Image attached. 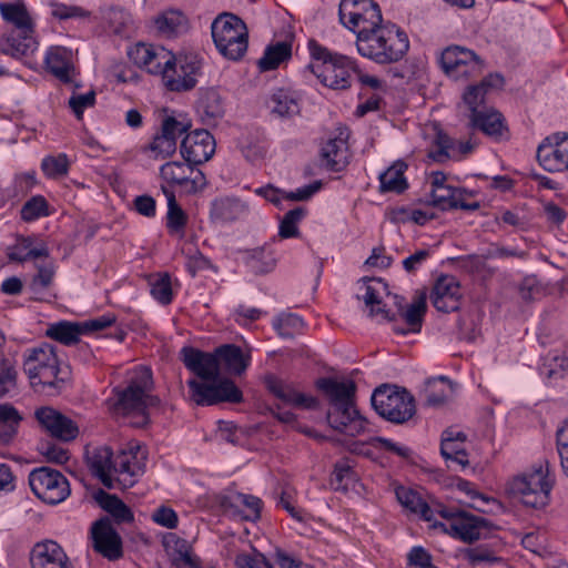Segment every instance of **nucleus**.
Returning <instances> with one entry per match:
<instances>
[{
	"label": "nucleus",
	"mask_w": 568,
	"mask_h": 568,
	"mask_svg": "<svg viewBox=\"0 0 568 568\" xmlns=\"http://www.w3.org/2000/svg\"><path fill=\"white\" fill-rule=\"evenodd\" d=\"M180 355L185 367L200 378L186 382L191 399L196 405L212 406L223 402H242L243 394L234 382L220 378L214 351L210 353L185 346Z\"/></svg>",
	"instance_id": "nucleus-1"
},
{
	"label": "nucleus",
	"mask_w": 568,
	"mask_h": 568,
	"mask_svg": "<svg viewBox=\"0 0 568 568\" xmlns=\"http://www.w3.org/2000/svg\"><path fill=\"white\" fill-rule=\"evenodd\" d=\"M315 387L329 404L326 419L333 429L347 436H357L367 430L368 422L355 406L357 388L354 381L321 377L315 381Z\"/></svg>",
	"instance_id": "nucleus-2"
},
{
	"label": "nucleus",
	"mask_w": 568,
	"mask_h": 568,
	"mask_svg": "<svg viewBox=\"0 0 568 568\" xmlns=\"http://www.w3.org/2000/svg\"><path fill=\"white\" fill-rule=\"evenodd\" d=\"M22 368L38 393L55 396L69 384V372L60 367L54 348L49 344L27 348Z\"/></svg>",
	"instance_id": "nucleus-3"
},
{
	"label": "nucleus",
	"mask_w": 568,
	"mask_h": 568,
	"mask_svg": "<svg viewBox=\"0 0 568 568\" xmlns=\"http://www.w3.org/2000/svg\"><path fill=\"white\" fill-rule=\"evenodd\" d=\"M202 65V59L195 53L175 55L162 47H156L146 71L161 75L168 90L184 92L195 88Z\"/></svg>",
	"instance_id": "nucleus-4"
},
{
	"label": "nucleus",
	"mask_w": 568,
	"mask_h": 568,
	"mask_svg": "<svg viewBox=\"0 0 568 568\" xmlns=\"http://www.w3.org/2000/svg\"><path fill=\"white\" fill-rule=\"evenodd\" d=\"M153 388L152 372L148 367L133 371L123 389H114L116 413L135 418V427H144L150 422V409L160 405L159 397L151 394Z\"/></svg>",
	"instance_id": "nucleus-5"
},
{
	"label": "nucleus",
	"mask_w": 568,
	"mask_h": 568,
	"mask_svg": "<svg viewBox=\"0 0 568 568\" xmlns=\"http://www.w3.org/2000/svg\"><path fill=\"white\" fill-rule=\"evenodd\" d=\"M361 55L378 64H390L400 61L409 49V40L405 31L392 23H384L374 32L356 41Z\"/></svg>",
	"instance_id": "nucleus-6"
},
{
	"label": "nucleus",
	"mask_w": 568,
	"mask_h": 568,
	"mask_svg": "<svg viewBox=\"0 0 568 568\" xmlns=\"http://www.w3.org/2000/svg\"><path fill=\"white\" fill-rule=\"evenodd\" d=\"M554 483L555 479L550 476V463L542 459L530 470L516 476L509 483V493L519 498L526 507L540 509L549 504Z\"/></svg>",
	"instance_id": "nucleus-7"
},
{
	"label": "nucleus",
	"mask_w": 568,
	"mask_h": 568,
	"mask_svg": "<svg viewBox=\"0 0 568 568\" xmlns=\"http://www.w3.org/2000/svg\"><path fill=\"white\" fill-rule=\"evenodd\" d=\"M311 55L321 62L312 67L313 73L327 88L345 90L351 87L352 74L357 72L355 62L343 54L331 52L315 41L310 42Z\"/></svg>",
	"instance_id": "nucleus-8"
},
{
	"label": "nucleus",
	"mask_w": 568,
	"mask_h": 568,
	"mask_svg": "<svg viewBox=\"0 0 568 568\" xmlns=\"http://www.w3.org/2000/svg\"><path fill=\"white\" fill-rule=\"evenodd\" d=\"M211 33L217 51L226 59L237 61L247 50L246 24L235 14L222 13L211 24Z\"/></svg>",
	"instance_id": "nucleus-9"
},
{
	"label": "nucleus",
	"mask_w": 568,
	"mask_h": 568,
	"mask_svg": "<svg viewBox=\"0 0 568 568\" xmlns=\"http://www.w3.org/2000/svg\"><path fill=\"white\" fill-rule=\"evenodd\" d=\"M372 406L375 412L395 424L409 420L416 413L415 398L405 388L381 385L372 395Z\"/></svg>",
	"instance_id": "nucleus-10"
},
{
	"label": "nucleus",
	"mask_w": 568,
	"mask_h": 568,
	"mask_svg": "<svg viewBox=\"0 0 568 568\" xmlns=\"http://www.w3.org/2000/svg\"><path fill=\"white\" fill-rule=\"evenodd\" d=\"M338 18L345 28L357 34L356 41L384 24L381 9L373 0H342Z\"/></svg>",
	"instance_id": "nucleus-11"
},
{
	"label": "nucleus",
	"mask_w": 568,
	"mask_h": 568,
	"mask_svg": "<svg viewBox=\"0 0 568 568\" xmlns=\"http://www.w3.org/2000/svg\"><path fill=\"white\" fill-rule=\"evenodd\" d=\"M0 13L3 20L16 27L8 38L11 54L18 58L32 53L37 49L38 43L33 37L31 18L24 4L20 2H1Z\"/></svg>",
	"instance_id": "nucleus-12"
},
{
	"label": "nucleus",
	"mask_w": 568,
	"mask_h": 568,
	"mask_svg": "<svg viewBox=\"0 0 568 568\" xmlns=\"http://www.w3.org/2000/svg\"><path fill=\"white\" fill-rule=\"evenodd\" d=\"M437 514L446 519V523L439 524V526L450 536L464 542L471 544L487 538L493 528V524L484 517L450 509L443 505H438Z\"/></svg>",
	"instance_id": "nucleus-13"
},
{
	"label": "nucleus",
	"mask_w": 568,
	"mask_h": 568,
	"mask_svg": "<svg viewBox=\"0 0 568 568\" xmlns=\"http://www.w3.org/2000/svg\"><path fill=\"white\" fill-rule=\"evenodd\" d=\"M29 485L32 493L49 505H58L70 495L68 479L57 469L42 466L29 474Z\"/></svg>",
	"instance_id": "nucleus-14"
},
{
	"label": "nucleus",
	"mask_w": 568,
	"mask_h": 568,
	"mask_svg": "<svg viewBox=\"0 0 568 568\" xmlns=\"http://www.w3.org/2000/svg\"><path fill=\"white\" fill-rule=\"evenodd\" d=\"M439 63L449 78L468 80L481 74L484 61L473 50L460 45H449L443 50Z\"/></svg>",
	"instance_id": "nucleus-15"
},
{
	"label": "nucleus",
	"mask_w": 568,
	"mask_h": 568,
	"mask_svg": "<svg viewBox=\"0 0 568 568\" xmlns=\"http://www.w3.org/2000/svg\"><path fill=\"white\" fill-rule=\"evenodd\" d=\"M160 175L169 185L185 194L203 191L207 184L204 173L193 163L171 161L160 168Z\"/></svg>",
	"instance_id": "nucleus-16"
},
{
	"label": "nucleus",
	"mask_w": 568,
	"mask_h": 568,
	"mask_svg": "<svg viewBox=\"0 0 568 568\" xmlns=\"http://www.w3.org/2000/svg\"><path fill=\"white\" fill-rule=\"evenodd\" d=\"M537 160L548 172L568 170V134L555 133L547 136L537 149Z\"/></svg>",
	"instance_id": "nucleus-17"
},
{
	"label": "nucleus",
	"mask_w": 568,
	"mask_h": 568,
	"mask_svg": "<svg viewBox=\"0 0 568 568\" xmlns=\"http://www.w3.org/2000/svg\"><path fill=\"white\" fill-rule=\"evenodd\" d=\"M351 131L347 126H338L335 135L329 138L321 148V164L328 171L341 172L347 164L349 159L348 139Z\"/></svg>",
	"instance_id": "nucleus-18"
},
{
	"label": "nucleus",
	"mask_w": 568,
	"mask_h": 568,
	"mask_svg": "<svg viewBox=\"0 0 568 568\" xmlns=\"http://www.w3.org/2000/svg\"><path fill=\"white\" fill-rule=\"evenodd\" d=\"M180 152L184 161L197 166L209 161L214 154V138L207 130H194L182 140Z\"/></svg>",
	"instance_id": "nucleus-19"
},
{
	"label": "nucleus",
	"mask_w": 568,
	"mask_h": 568,
	"mask_svg": "<svg viewBox=\"0 0 568 568\" xmlns=\"http://www.w3.org/2000/svg\"><path fill=\"white\" fill-rule=\"evenodd\" d=\"M91 532L93 548L97 552L109 560H116L122 557V540L110 518L103 517L97 520L91 528Z\"/></svg>",
	"instance_id": "nucleus-20"
},
{
	"label": "nucleus",
	"mask_w": 568,
	"mask_h": 568,
	"mask_svg": "<svg viewBox=\"0 0 568 568\" xmlns=\"http://www.w3.org/2000/svg\"><path fill=\"white\" fill-rule=\"evenodd\" d=\"M48 71L63 84L73 85L80 89L82 84L77 79V71L73 64L71 50L64 47H51L44 59Z\"/></svg>",
	"instance_id": "nucleus-21"
},
{
	"label": "nucleus",
	"mask_w": 568,
	"mask_h": 568,
	"mask_svg": "<svg viewBox=\"0 0 568 568\" xmlns=\"http://www.w3.org/2000/svg\"><path fill=\"white\" fill-rule=\"evenodd\" d=\"M462 292L459 282L453 275H440L430 292L433 306L442 313L459 310Z\"/></svg>",
	"instance_id": "nucleus-22"
},
{
	"label": "nucleus",
	"mask_w": 568,
	"mask_h": 568,
	"mask_svg": "<svg viewBox=\"0 0 568 568\" xmlns=\"http://www.w3.org/2000/svg\"><path fill=\"white\" fill-rule=\"evenodd\" d=\"M36 417L52 437L69 442L78 436L77 425L68 417L51 407H41L36 410Z\"/></svg>",
	"instance_id": "nucleus-23"
},
{
	"label": "nucleus",
	"mask_w": 568,
	"mask_h": 568,
	"mask_svg": "<svg viewBox=\"0 0 568 568\" xmlns=\"http://www.w3.org/2000/svg\"><path fill=\"white\" fill-rule=\"evenodd\" d=\"M30 561L32 568H70L64 550L53 540L36 544L31 550Z\"/></svg>",
	"instance_id": "nucleus-24"
},
{
	"label": "nucleus",
	"mask_w": 568,
	"mask_h": 568,
	"mask_svg": "<svg viewBox=\"0 0 568 568\" xmlns=\"http://www.w3.org/2000/svg\"><path fill=\"white\" fill-rule=\"evenodd\" d=\"M468 195L465 189L453 187L450 185L437 186L432 189V204L440 210H465L476 211L480 207L478 202L468 203L466 196Z\"/></svg>",
	"instance_id": "nucleus-25"
},
{
	"label": "nucleus",
	"mask_w": 568,
	"mask_h": 568,
	"mask_svg": "<svg viewBox=\"0 0 568 568\" xmlns=\"http://www.w3.org/2000/svg\"><path fill=\"white\" fill-rule=\"evenodd\" d=\"M220 377L224 374L241 375L250 365V355H244L241 347L224 344L214 349Z\"/></svg>",
	"instance_id": "nucleus-26"
},
{
	"label": "nucleus",
	"mask_w": 568,
	"mask_h": 568,
	"mask_svg": "<svg viewBox=\"0 0 568 568\" xmlns=\"http://www.w3.org/2000/svg\"><path fill=\"white\" fill-rule=\"evenodd\" d=\"M87 463L91 473L100 479L106 488H113L112 467L113 453L106 446L95 447L87 450Z\"/></svg>",
	"instance_id": "nucleus-27"
},
{
	"label": "nucleus",
	"mask_w": 568,
	"mask_h": 568,
	"mask_svg": "<svg viewBox=\"0 0 568 568\" xmlns=\"http://www.w3.org/2000/svg\"><path fill=\"white\" fill-rule=\"evenodd\" d=\"M469 128L477 130L494 139H500L507 132L503 115L493 109L483 108L481 111L469 113Z\"/></svg>",
	"instance_id": "nucleus-28"
},
{
	"label": "nucleus",
	"mask_w": 568,
	"mask_h": 568,
	"mask_svg": "<svg viewBox=\"0 0 568 568\" xmlns=\"http://www.w3.org/2000/svg\"><path fill=\"white\" fill-rule=\"evenodd\" d=\"M248 214V203L237 197H220L211 203L210 215L214 221L233 222Z\"/></svg>",
	"instance_id": "nucleus-29"
},
{
	"label": "nucleus",
	"mask_w": 568,
	"mask_h": 568,
	"mask_svg": "<svg viewBox=\"0 0 568 568\" xmlns=\"http://www.w3.org/2000/svg\"><path fill=\"white\" fill-rule=\"evenodd\" d=\"M196 112L204 124H216L225 113L224 101L220 92L212 88L202 90L196 103Z\"/></svg>",
	"instance_id": "nucleus-30"
},
{
	"label": "nucleus",
	"mask_w": 568,
	"mask_h": 568,
	"mask_svg": "<svg viewBox=\"0 0 568 568\" xmlns=\"http://www.w3.org/2000/svg\"><path fill=\"white\" fill-rule=\"evenodd\" d=\"M436 150H432L428 156L435 162L442 163L448 159H457L455 152L459 155H467L473 152L475 144L470 141L455 142L448 134L443 131H438L434 140Z\"/></svg>",
	"instance_id": "nucleus-31"
},
{
	"label": "nucleus",
	"mask_w": 568,
	"mask_h": 568,
	"mask_svg": "<svg viewBox=\"0 0 568 568\" xmlns=\"http://www.w3.org/2000/svg\"><path fill=\"white\" fill-rule=\"evenodd\" d=\"M163 546L176 568H186L194 565V560L199 558L192 551L190 542L175 534H168L163 539Z\"/></svg>",
	"instance_id": "nucleus-32"
},
{
	"label": "nucleus",
	"mask_w": 568,
	"mask_h": 568,
	"mask_svg": "<svg viewBox=\"0 0 568 568\" xmlns=\"http://www.w3.org/2000/svg\"><path fill=\"white\" fill-rule=\"evenodd\" d=\"M427 311V298L425 293L418 294L414 301L399 314L404 320L407 328L394 326V332L406 335L408 333L420 332L424 316Z\"/></svg>",
	"instance_id": "nucleus-33"
},
{
	"label": "nucleus",
	"mask_w": 568,
	"mask_h": 568,
	"mask_svg": "<svg viewBox=\"0 0 568 568\" xmlns=\"http://www.w3.org/2000/svg\"><path fill=\"white\" fill-rule=\"evenodd\" d=\"M395 495L403 507L414 514L420 515L424 520L432 521L435 519L438 506L433 509L416 490L399 486L396 488Z\"/></svg>",
	"instance_id": "nucleus-34"
},
{
	"label": "nucleus",
	"mask_w": 568,
	"mask_h": 568,
	"mask_svg": "<svg viewBox=\"0 0 568 568\" xmlns=\"http://www.w3.org/2000/svg\"><path fill=\"white\" fill-rule=\"evenodd\" d=\"M162 191L168 200L166 229L170 234L182 239L185 235L187 215L176 202L173 191L165 186H162Z\"/></svg>",
	"instance_id": "nucleus-35"
},
{
	"label": "nucleus",
	"mask_w": 568,
	"mask_h": 568,
	"mask_svg": "<svg viewBox=\"0 0 568 568\" xmlns=\"http://www.w3.org/2000/svg\"><path fill=\"white\" fill-rule=\"evenodd\" d=\"M407 170V164L403 161H396L393 165H390L386 171L379 174V192L387 193L393 192L400 194L407 187L408 183L405 178V171Z\"/></svg>",
	"instance_id": "nucleus-36"
},
{
	"label": "nucleus",
	"mask_w": 568,
	"mask_h": 568,
	"mask_svg": "<svg viewBox=\"0 0 568 568\" xmlns=\"http://www.w3.org/2000/svg\"><path fill=\"white\" fill-rule=\"evenodd\" d=\"M7 255L11 262L23 263L29 260L48 257L49 250L44 244L33 246V240L29 236H20L17 239V243L8 248Z\"/></svg>",
	"instance_id": "nucleus-37"
},
{
	"label": "nucleus",
	"mask_w": 568,
	"mask_h": 568,
	"mask_svg": "<svg viewBox=\"0 0 568 568\" xmlns=\"http://www.w3.org/2000/svg\"><path fill=\"white\" fill-rule=\"evenodd\" d=\"M95 499L101 508L112 516L115 523L123 524L133 521L134 515L132 510L118 496L100 489L95 494Z\"/></svg>",
	"instance_id": "nucleus-38"
},
{
	"label": "nucleus",
	"mask_w": 568,
	"mask_h": 568,
	"mask_svg": "<svg viewBox=\"0 0 568 568\" xmlns=\"http://www.w3.org/2000/svg\"><path fill=\"white\" fill-rule=\"evenodd\" d=\"M112 471L118 475V481L123 487H131L135 481L134 478L140 474L141 467L134 456L122 453L113 460Z\"/></svg>",
	"instance_id": "nucleus-39"
},
{
	"label": "nucleus",
	"mask_w": 568,
	"mask_h": 568,
	"mask_svg": "<svg viewBox=\"0 0 568 568\" xmlns=\"http://www.w3.org/2000/svg\"><path fill=\"white\" fill-rule=\"evenodd\" d=\"M21 419L19 412L13 406L0 405V445H8L13 440Z\"/></svg>",
	"instance_id": "nucleus-40"
},
{
	"label": "nucleus",
	"mask_w": 568,
	"mask_h": 568,
	"mask_svg": "<svg viewBox=\"0 0 568 568\" xmlns=\"http://www.w3.org/2000/svg\"><path fill=\"white\" fill-rule=\"evenodd\" d=\"M81 335H83L81 323L61 321L51 324L47 329V336L63 345L77 344Z\"/></svg>",
	"instance_id": "nucleus-41"
},
{
	"label": "nucleus",
	"mask_w": 568,
	"mask_h": 568,
	"mask_svg": "<svg viewBox=\"0 0 568 568\" xmlns=\"http://www.w3.org/2000/svg\"><path fill=\"white\" fill-rule=\"evenodd\" d=\"M440 454L447 462L450 460L458 464L462 468H466L469 465L466 449L462 443L454 442L452 429H447L443 434Z\"/></svg>",
	"instance_id": "nucleus-42"
},
{
	"label": "nucleus",
	"mask_w": 568,
	"mask_h": 568,
	"mask_svg": "<svg viewBox=\"0 0 568 568\" xmlns=\"http://www.w3.org/2000/svg\"><path fill=\"white\" fill-rule=\"evenodd\" d=\"M268 145L266 141L260 136H247L241 143V152L243 156L253 164L261 163L267 154Z\"/></svg>",
	"instance_id": "nucleus-43"
},
{
	"label": "nucleus",
	"mask_w": 568,
	"mask_h": 568,
	"mask_svg": "<svg viewBox=\"0 0 568 568\" xmlns=\"http://www.w3.org/2000/svg\"><path fill=\"white\" fill-rule=\"evenodd\" d=\"M185 17L175 10L166 11L155 19L158 30L165 36H172L181 32L185 29Z\"/></svg>",
	"instance_id": "nucleus-44"
},
{
	"label": "nucleus",
	"mask_w": 568,
	"mask_h": 568,
	"mask_svg": "<svg viewBox=\"0 0 568 568\" xmlns=\"http://www.w3.org/2000/svg\"><path fill=\"white\" fill-rule=\"evenodd\" d=\"M284 62V41H278L275 45H268L263 55L257 61L260 72L273 71Z\"/></svg>",
	"instance_id": "nucleus-45"
},
{
	"label": "nucleus",
	"mask_w": 568,
	"mask_h": 568,
	"mask_svg": "<svg viewBox=\"0 0 568 568\" xmlns=\"http://www.w3.org/2000/svg\"><path fill=\"white\" fill-rule=\"evenodd\" d=\"M17 378L16 362L2 355L0 358V397L16 388Z\"/></svg>",
	"instance_id": "nucleus-46"
},
{
	"label": "nucleus",
	"mask_w": 568,
	"mask_h": 568,
	"mask_svg": "<svg viewBox=\"0 0 568 568\" xmlns=\"http://www.w3.org/2000/svg\"><path fill=\"white\" fill-rule=\"evenodd\" d=\"M41 170L49 179H59L68 174L69 160L67 154L48 155L41 162Z\"/></svg>",
	"instance_id": "nucleus-47"
},
{
	"label": "nucleus",
	"mask_w": 568,
	"mask_h": 568,
	"mask_svg": "<svg viewBox=\"0 0 568 568\" xmlns=\"http://www.w3.org/2000/svg\"><path fill=\"white\" fill-rule=\"evenodd\" d=\"M356 480V474L347 462H337L331 477V485L335 490H347Z\"/></svg>",
	"instance_id": "nucleus-48"
},
{
	"label": "nucleus",
	"mask_w": 568,
	"mask_h": 568,
	"mask_svg": "<svg viewBox=\"0 0 568 568\" xmlns=\"http://www.w3.org/2000/svg\"><path fill=\"white\" fill-rule=\"evenodd\" d=\"M287 405L297 409L312 410L318 408L320 400L311 394L286 385V406Z\"/></svg>",
	"instance_id": "nucleus-49"
},
{
	"label": "nucleus",
	"mask_w": 568,
	"mask_h": 568,
	"mask_svg": "<svg viewBox=\"0 0 568 568\" xmlns=\"http://www.w3.org/2000/svg\"><path fill=\"white\" fill-rule=\"evenodd\" d=\"M72 88L74 87L72 85ZM78 89H73V93L68 101V106L71 109L75 118L81 120L84 110L94 106L97 93L94 90H90L87 93L79 94L75 92Z\"/></svg>",
	"instance_id": "nucleus-50"
},
{
	"label": "nucleus",
	"mask_w": 568,
	"mask_h": 568,
	"mask_svg": "<svg viewBox=\"0 0 568 568\" xmlns=\"http://www.w3.org/2000/svg\"><path fill=\"white\" fill-rule=\"evenodd\" d=\"M446 382H448V378L445 376H440L437 379L428 381L427 387L424 392L425 403L427 406L437 407L446 402V390L443 387H439Z\"/></svg>",
	"instance_id": "nucleus-51"
},
{
	"label": "nucleus",
	"mask_w": 568,
	"mask_h": 568,
	"mask_svg": "<svg viewBox=\"0 0 568 568\" xmlns=\"http://www.w3.org/2000/svg\"><path fill=\"white\" fill-rule=\"evenodd\" d=\"M38 273L31 281V290L33 292H40L48 288L54 276V265L52 262H44L36 265Z\"/></svg>",
	"instance_id": "nucleus-52"
},
{
	"label": "nucleus",
	"mask_w": 568,
	"mask_h": 568,
	"mask_svg": "<svg viewBox=\"0 0 568 568\" xmlns=\"http://www.w3.org/2000/svg\"><path fill=\"white\" fill-rule=\"evenodd\" d=\"M219 504L226 516L236 520H241L242 493L230 491L227 494L221 495Z\"/></svg>",
	"instance_id": "nucleus-53"
},
{
	"label": "nucleus",
	"mask_w": 568,
	"mask_h": 568,
	"mask_svg": "<svg viewBox=\"0 0 568 568\" xmlns=\"http://www.w3.org/2000/svg\"><path fill=\"white\" fill-rule=\"evenodd\" d=\"M48 214V203L43 196H33L21 209V217L24 221H33Z\"/></svg>",
	"instance_id": "nucleus-54"
},
{
	"label": "nucleus",
	"mask_w": 568,
	"mask_h": 568,
	"mask_svg": "<svg viewBox=\"0 0 568 568\" xmlns=\"http://www.w3.org/2000/svg\"><path fill=\"white\" fill-rule=\"evenodd\" d=\"M151 295L163 305L172 302L173 293L169 274L161 275L151 284Z\"/></svg>",
	"instance_id": "nucleus-55"
},
{
	"label": "nucleus",
	"mask_w": 568,
	"mask_h": 568,
	"mask_svg": "<svg viewBox=\"0 0 568 568\" xmlns=\"http://www.w3.org/2000/svg\"><path fill=\"white\" fill-rule=\"evenodd\" d=\"M150 151L154 153V159H165L171 156L176 150V142L172 138L161 132L154 136L149 146Z\"/></svg>",
	"instance_id": "nucleus-56"
},
{
	"label": "nucleus",
	"mask_w": 568,
	"mask_h": 568,
	"mask_svg": "<svg viewBox=\"0 0 568 568\" xmlns=\"http://www.w3.org/2000/svg\"><path fill=\"white\" fill-rule=\"evenodd\" d=\"M264 108L271 119L281 120L284 116V89L270 93L264 100Z\"/></svg>",
	"instance_id": "nucleus-57"
},
{
	"label": "nucleus",
	"mask_w": 568,
	"mask_h": 568,
	"mask_svg": "<svg viewBox=\"0 0 568 568\" xmlns=\"http://www.w3.org/2000/svg\"><path fill=\"white\" fill-rule=\"evenodd\" d=\"M262 500L253 495L242 494L241 520L255 521L261 517Z\"/></svg>",
	"instance_id": "nucleus-58"
},
{
	"label": "nucleus",
	"mask_w": 568,
	"mask_h": 568,
	"mask_svg": "<svg viewBox=\"0 0 568 568\" xmlns=\"http://www.w3.org/2000/svg\"><path fill=\"white\" fill-rule=\"evenodd\" d=\"M156 51V47L138 43L133 49L129 51L130 59L140 68L148 69L150 61Z\"/></svg>",
	"instance_id": "nucleus-59"
},
{
	"label": "nucleus",
	"mask_w": 568,
	"mask_h": 568,
	"mask_svg": "<svg viewBox=\"0 0 568 568\" xmlns=\"http://www.w3.org/2000/svg\"><path fill=\"white\" fill-rule=\"evenodd\" d=\"M485 94L486 90L480 84L471 85L468 88V90L464 93V102L467 104L469 113L479 112L483 110V108H486L483 105Z\"/></svg>",
	"instance_id": "nucleus-60"
},
{
	"label": "nucleus",
	"mask_w": 568,
	"mask_h": 568,
	"mask_svg": "<svg viewBox=\"0 0 568 568\" xmlns=\"http://www.w3.org/2000/svg\"><path fill=\"white\" fill-rule=\"evenodd\" d=\"M323 187L322 180H315L294 191L286 192V201L303 202L311 200Z\"/></svg>",
	"instance_id": "nucleus-61"
},
{
	"label": "nucleus",
	"mask_w": 568,
	"mask_h": 568,
	"mask_svg": "<svg viewBox=\"0 0 568 568\" xmlns=\"http://www.w3.org/2000/svg\"><path fill=\"white\" fill-rule=\"evenodd\" d=\"M254 193L277 209H282L284 191L273 184H266L254 190Z\"/></svg>",
	"instance_id": "nucleus-62"
},
{
	"label": "nucleus",
	"mask_w": 568,
	"mask_h": 568,
	"mask_svg": "<svg viewBox=\"0 0 568 568\" xmlns=\"http://www.w3.org/2000/svg\"><path fill=\"white\" fill-rule=\"evenodd\" d=\"M216 437L220 440L230 443L232 445L240 444V430L239 427L232 422L219 420Z\"/></svg>",
	"instance_id": "nucleus-63"
},
{
	"label": "nucleus",
	"mask_w": 568,
	"mask_h": 568,
	"mask_svg": "<svg viewBox=\"0 0 568 568\" xmlns=\"http://www.w3.org/2000/svg\"><path fill=\"white\" fill-rule=\"evenodd\" d=\"M190 128V122L179 121L174 116H166L162 122L161 132L176 142L178 138L185 133Z\"/></svg>",
	"instance_id": "nucleus-64"
}]
</instances>
